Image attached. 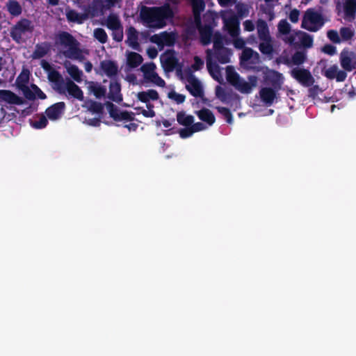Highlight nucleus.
Instances as JSON below:
<instances>
[{
    "label": "nucleus",
    "instance_id": "obj_1",
    "mask_svg": "<svg viewBox=\"0 0 356 356\" xmlns=\"http://www.w3.org/2000/svg\"><path fill=\"white\" fill-rule=\"evenodd\" d=\"M221 17L223 20L224 29L230 36V40L225 41V44L232 43L235 48L242 49L240 56L241 63L245 60V41L243 38H238L240 33L239 22L237 16L231 10L221 12Z\"/></svg>",
    "mask_w": 356,
    "mask_h": 356
},
{
    "label": "nucleus",
    "instance_id": "obj_2",
    "mask_svg": "<svg viewBox=\"0 0 356 356\" xmlns=\"http://www.w3.org/2000/svg\"><path fill=\"white\" fill-rule=\"evenodd\" d=\"M58 43L62 47L60 53L67 58L83 61L88 54V51L80 49L79 42L68 33L59 34Z\"/></svg>",
    "mask_w": 356,
    "mask_h": 356
},
{
    "label": "nucleus",
    "instance_id": "obj_3",
    "mask_svg": "<svg viewBox=\"0 0 356 356\" xmlns=\"http://www.w3.org/2000/svg\"><path fill=\"white\" fill-rule=\"evenodd\" d=\"M142 16L149 27L161 28L164 26L165 19L173 17V11L169 4H165L161 7L147 10Z\"/></svg>",
    "mask_w": 356,
    "mask_h": 356
},
{
    "label": "nucleus",
    "instance_id": "obj_4",
    "mask_svg": "<svg viewBox=\"0 0 356 356\" xmlns=\"http://www.w3.org/2000/svg\"><path fill=\"white\" fill-rule=\"evenodd\" d=\"M213 49L207 51V60H216L222 64L229 63L232 51L223 46L224 38L220 34L216 33L213 36Z\"/></svg>",
    "mask_w": 356,
    "mask_h": 356
},
{
    "label": "nucleus",
    "instance_id": "obj_5",
    "mask_svg": "<svg viewBox=\"0 0 356 356\" xmlns=\"http://www.w3.org/2000/svg\"><path fill=\"white\" fill-rule=\"evenodd\" d=\"M325 24L322 13L316 8L307 9L303 15L301 27L309 31L316 32Z\"/></svg>",
    "mask_w": 356,
    "mask_h": 356
},
{
    "label": "nucleus",
    "instance_id": "obj_6",
    "mask_svg": "<svg viewBox=\"0 0 356 356\" xmlns=\"http://www.w3.org/2000/svg\"><path fill=\"white\" fill-rule=\"evenodd\" d=\"M137 99L146 104V108L141 107L140 113L145 117L153 118L155 116V112L153 109L154 102H157L159 99V95L156 90L149 89L137 93Z\"/></svg>",
    "mask_w": 356,
    "mask_h": 356
},
{
    "label": "nucleus",
    "instance_id": "obj_7",
    "mask_svg": "<svg viewBox=\"0 0 356 356\" xmlns=\"http://www.w3.org/2000/svg\"><path fill=\"white\" fill-rule=\"evenodd\" d=\"M156 70L157 67L153 62L143 64L140 68V72L143 73V81L146 83L164 88L165 86V81L159 75Z\"/></svg>",
    "mask_w": 356,
    "mask_h": 356
},
{
    "label": "nucleus",
    "instance_id": "obj_8",
    "mask_svg": "<svg viewBox=\"0 0 356 356\" xmlns=\"http://www.w3.org/2000/svg\"><path fill=\"white\" fill-rule=\"evenodd\" d=\"M283 40L295 47L300 46L305 48H310L313 45V37L301 31L292 32L288 37L284 38Z\"/></svg>",
    "mask_w": 356,
    "mask_h": 356
},
{
    "label": "nucleus",
    "instance_id": "obj_9",
    "mask_svg": "<svg viewBox=\"0 0 356 356\" xmlns=\"http://www.w3.org/2000/svg\"><path fill=\"white\" fill-rule=\"evenodd\" d=\"M33 29L31 21L23 19L14 26L11 36L14 40L19 43L32 33Z\"/></svg>",
    "mask_w": 356,
    "mask_h": 356
},
{
    "label": "nucleus",
    "instance_id": "obj_10",
    "mask_svg": "<svg viewBox=\"0 0 356 356\" xmlns=\"http://www.w3.org/2000/svg\"><path fill=\"white\" fill-rule=\"evenodd\" d=\"M338 15H341L344 19L351 22L355 18L356 0H344L341 3H338Z\"/></svg>",
    "mask_w": 356,
    "mask_h": 356
},
{
    "label": "nucleus",
    "instance_id": "obj_11",
    "mask_svg": "<svg viewBox=\"0 0 356 356\" xmlns=\"http://www.w3.org/2000/svg\"><path fill=\"white\" fill-rule=\"evenodd\" d=\"M225 72L227 82L239 92H245V81L236 71L235 68L231 65L227 66Z\"/></svg>",
    "mask_w": 356,
    "mask_h": 356
},
{
    "label": "nucleus",
    "instance_id": "obj_12",
    "mask_svg": "<svg viewBox=\"0 0 356 356\" xmlns=\"http://www.w3.org/2000/svg\"><path fill=\"white\" fill-rule=\"evenodd\" d=\"M150 40L152 42L157 44L160 50H162L165 46H172L175 42L176 36L172 33L164 31L152 35Z\"/></svg>",
    "mask_w": 356,
    "mask_h": 356
},
{
    "label": "nucleus",
    "instance_id": "obj_13",
    "mask_svg": "<svg viewBox=\"0 0 356 356\" xmlns=\"http://www.w3.org/2000/svg\"><path fill=\"white\" fill-rule=\"evenodd\" d=\"M60 92L66 95L77 99L78 100H83V92L81 88L72 81L63 82L59 86Z\"/></svg>",
    "mask_w": 356,
    "mask_h": 356
},
{
    "label": "nucleus",
    "instance_id": "obj_14",
    "mask_svg": "<svg viewBox=\"0 0 356 356\" xmlns=\"http://www.w3.org/2000/svg\"><path fill=\"white\" fill-rule=\"evenodd\" d=\"M291 76L301 85L305 87L312 86L315 80L310 72L303 68H294L291 72Z\"/></svg>",
    "mask_w": 356,
    "mask_h": 356
},
{
    "label": "nucleus",
    "instance_id": "obj_15",
    "mask_svg": "<svg viewBox=\"0 0 356 356\" xmlns=\"http://www.w3.org/2000/svg\"><path fill=\"white\" fill-rule=\"evenodd\" d=\"M339 62L343 71L351 72L356 68V56L354 52L343 49L340 53Z\"/></svg>",
    "mask_w": 356,
    "mask_h": 356
},
{
    "label": "nucleus",
    "instance_id": "obj_16",
    "mask_svg": "<svg viewBox=\"0 0 356 356\" xmlns=\"http://www.w3.org/2000/svg\"><path fill=\"white\" fill-rule=\"evenodd\" d=\"M160 60L165 71H172L178 65L176 53L172 50H168L161 54Z\"/></svg>",
    "mask_w": 356,
    "mask_h": 356
},
{
    "label": "nucleus",
    "instance_id": "obj_17",
    "mask_svg": "<svg viewBox=\"0 0 356 356\" xmlns=\"http://www.w3.org/2000/svg\"><path fill=\"white\" fill-rule=\"evenodd\" d=\"M186 87L194 97H202L204 95L201 82L193 75H190L186 78Z\"/></svg>",
    "mask_w": 356,
    "mask_h": 356
},
{
    "label": "nucleus",
    "instance_id": "obj_18",
    "mask_svg": "<svg viewBox=\"0 0 356 356\" xmlns=\"http://www.w3.org/2000/svg\"><path fill=\"white\" fill-rule=\"evenodd\" d=\"M322 74L326 78L329 79H335L338 82L345 81L347 77L346 72L339 69L337 65H332L324 69Z\"/></svg>",
    "mask_w": 356,
    "mask_h": 356
},
{
    "label": "nucleus",
    "instance_id": "obj_19",
    "mask_svg": "<svg viewBox=\"0 0 356 356\" xmlns=\"http://www.w3.org/2000/svg\"><path fill=\"white\" fill-rule=\"evenodd\" d=\"M215 95L221 102L229 104L238 97L235 95L232 90L221 86H217L215 89Z\"/></svg>",
    "mask_w": 356,
    "mask_h": 356
},
{
    "label": "nucleus",
    "instance_id": "obj_20",
    "mask_svg": "<svg viewBox=\"0 0 356 356\" xmlns=\"http://www.w3.org/2000/svg\"><path fill=\"white\" fill-rule=\"evenodd\" d=\"M275 88L264 87L259 90V97L261 101L266 106L272 105L277 99V91Z\"/></svg>",
    "mask_w": 356,
    "mask_h": 356
},
{
    "label": "nucleus",
    "instance_id": "obj_21",
    "mask_svg": "<svg viewBox=\"0 0 356 356\" xmlns=\"http://www.w3.org/2000/svg\"><path fill=\"white\" fill-rule=\"evenodd\" d=\"M101 72L104 74L108 77H113L117 75L118 72V66L116 62L105 60L100 63Z\"/></svg>",
    "mask_w": 356,
    "mask_h": 356
},
{
    "label": "nucleus",
    "instance_id": "obj_22",
    "mask_svg": "<svg viewBox=\"0 0 356 356\" xmlns=\"http://www.w3.org/2000/svg\"><path fill=\"white\" fill-rule=\"evenodd\" d=\"M0 102H4L15 105H21L24 102L22 98L19 97L14 92L6 90H0Z\"/></svg>",
    "mask_w": 356,
    "mask_h": 356
},
{
    "label": "nucleus",
    "instance_id": "obj_23",
    "mask_svg": "<svg viewBox=\"0 0 356 356\" xmlns=\"http://www.w3.org/2000/svg\"><path fill=\"white\" fill-rule=\"evenodd\" d=\"M108 111L111 118L115 121H131L132 119L131 115L127 111H121L118 108L114 106L113 104H108Z\"/></svg>",
    "mask_w": 356,
    "mask_h": 356
},
{
    "label": "nucleus",
    "instance_id": "obj_24",
    "mask_svg": "<svg viewBox=\"0 0 356 356\" xmlns=\"http://www.w3.org/2000/svg\"><path fill=\"white\" fill-rule=\"evenodd\" d=\"M65 109L64 102L54 104L46 110V114L51 120H56L60 118Z\"/></svg>",
    "mask_w": 356,
    "mask_h": 356
},
{
    "label": "nucleus",
    "instance_id": "obj_25",
    "mask_svg": "<svg viewBox=\"0 0 356 356\" xmlns=\"http://www.w3.org/2000/svg\"><path fill=\"white\" fill-rule=\"evenodd\" d=\"M108 97L113 102H120L122 101L120 84L116 81H112L109 86Z\"/></svg>",
    "mask_w": 356,
    "mask_h": 356
},
{
    "label": "nucleus",
    "instance_id": "obj_26",
    "mask_svg": "<svg viewBox=\"0 0 356 356\" xmlns=\"http://www.w3.org/2000/svg\"><path fill=\"white\" fill-rule=\"evenodd\" d=\"M266 78L276 90L281 88L284 82V76L281 73L275 70H268L266 72Z\"/></svg>",
    "mask_w": 356,
    "mask_h": 356
},
{
    "label": "nucleus",
    "instance_id": "obj_27",
    "mask_svg": "<svg viewBox=\"0 0 356 356\" xmlns=\"http://www.w3.org/2000/svg\"><path fill=\"white\" fill-rule=\"evenodd\" d=\"M196 115L208 127L212 126L216 121L213 113L208 108H202L197 111Z\"/></svg>",
    "mask_w": 356,
    "mask_h": 356
},
{
    "label": "nucleus",
    "instance_id": "obj_28",
    "mask_svg": "<svg viewBox=\"0 0 356 356\" xmlns=\"http://www.w3.org/2000/svg\"><path fill=\"white\" fill-rule=\"evenodd\" d=\"M28 89L26 92H22L28 99H35L36 98L44 99L46 98L45 94L36 85L31 84L28 86Z\"/></svg>",
    "mask_w": 356,
    "mask_h": 356
},
{
    "label": "nucleus",
    "instance_id": "obj_29",
    "mask_svg": "<svg viewBox=\"0 0 356 356\" xmlns=\"http://www.w3.org/2000/svg\"><path fill=\"white\" fill-rule=\"evenodd\" d=\"M143 61V57L138 53L127 51L126 53L127 65L130 68H136Z\"/></svg>",
    "mask_w": 356,
    "mask_h": 356
},
{
    "label": "nucleus",
    "instance_id": "obj_30",
    "mask_svg": "<svg viewBox=\"0 0 356 356\" xmlns=\"http://www.w3.org/2000/svg\"><path fill=\"white\" fill-rule=\"evenodd\" d=\"M30 72L29 70L24 69L16 80L18 88L22 92H26L28 89V83L29 81Z\"/></svg>",
    "mask_w": 356,
    "mask_h": 356
},
{
    "label": "nucleus",
    "instance_id": "obj_31",
    "mask_svg": "<svg viewBox=\"0 0 356 356\" xmlns=\"http://www.w3.org/2000/svg\"><path fill=\"white\" fill-rule=\"evenodd\" d=\"M200 22L197 25L199 26V31L200 34V40L203 44H208L213 42V36L216 34H213L212 30L209 26L202 27L200 26Z\"/></svg>",
    "mask_w": 356,
    "mask_h": 356
},
{
    "label": "nucleus",
    "instance_id": "obj_32",
    "mask_svg": "<svg viewBox=\"0 0 356 356\" xmlns=\"http://www.w3.org/2000/svg\"><path fill=\"white\" fill-rule=\"evenodd\" d=\"M65 15L68 21L77 24H82L87 18V14L79 13L78 12L67 8Z\"/></svg>",
    "mask_w": 356,
    "mask_h": 356
},
{
    "label": "nucleus",
    "instance_id": "obj_33",
    "mask_svg": "<svg viewBox=\"0 0 356 356\" xmlns=\"http://www.w3.org/2000/svg\"><path fill=\"white\" fill-rule=\"evenodd\" d=\"M88 90L90 94H93L97 98H101L106 94V88L101 83L90 81L88 83Z\"/></svg>",
    "mask_w": 356,
    "mask_h": 356
},
{
    "label": "nucleus",
    "instance_id": "obj_34",
    "mask_svg": "<svg viewBox=\"0 0 356 356\" xmlns=\"http://www.w3.org/2000/svg\"><path fill=\"white\" fill-rule=\"evenodd\" d=\"M50 50V44L47 42H42L36 44L35 50L31 55L33 59H39L46 56Z\"/></svg>",
    "mask_w": 356,
    "mask_h": 356
},
{
    "label": "nucleus",
    "instance_id": "obj_35",
    "mask_svg": "<svg viewBox=\"0 0 356 356\" xmlns=\"http://www.w3.org/2000/svg\"><path fill=\"white\" fill-rule=\"evenodd\" d=\"M138 40V32L134 28L130 27L127 31V38L126 40L127 44L131 48L138 50L139 43Z\"/></svg>",
    "mask_w": 356,
    "mask_h": 356
},
{
    "label": "nucleus",
    "instance_id": "obj_36",
    "mask_svg": "<svg viewBox=\"0 0 356 356\" xmlns=\"http://www.w3.org/2000/svg\"><path fill=\"white\" fill-rule=\"evenodd\" d=\"M207 66L212 77L220 83L223 82V77L220 71V67L211 60L207 61Z\"/></svg>",
    "mask_w": 356,
    "mask_h": 356
},
{
    "label": "nucleus",
    "instance_id": "obj_37",
    "mask_svg": "<svg viewBox=\"0 0 356 356\" xmlns=\"http://www.w3.org/2000/svg\"><path fill=\"white\" fill-rule=\"evenodd\" d=\"M257 30L260 40L271 38L268 26L265 21L261 19L257 21Z\"/></svg>",
    "mask_w": 356,
    "mask_h": 356
},
{
    "label": "nucleus",
    "instance_id": "obj_38",
    "mask_svg": "<svg viewBox=\"0 0 356 356\" xmlns=\"http://www.w3.org/2000/svg\"><path fill=\"white\" fill-rule=\"evenodd\" d=\"M64 67L66 68L67 73L75 80L80 81L82 76V72L78 68L77 66L72 65L70 61H65L63 63Z\"/></svg>",
    "mask_w": 356,
    "mask_h": 356
},
{
    "label": "nucleus",
    "instance_id": "obj_39",
    "mask_svg": "<svg viewBox=\"0 0 356 356\" xmlns=\"http://www.w3.org/2000/svg\"><path fill=\"white\" fill-rule=\"evenodd\" d=\"M259 49L263 54L271 56L273 53L272 38L261 40L259 46Z\"/></svg>",
    "mask_w": 356,
    "mask_h": 356
},
{
    "label": "nucleus",
    "instance_id": "obj_40",
    "mask_svg": "<svg viewBox=\"0 0 356 356\" xmlns=\"http://www.w3.org/2000/svg\"><path fill=\"white\" fill-rule=\"evenodd\" d=\"M306 54L304 51H296L290 59L286 61L288 65H300L305 63Z\"/></svg>",
    "mask_w": 356,
    "mask_h": 356
},
{
    "label": "nucleus",
    "instance_id": "obj_41",
    "mask_svg": "<svg viewBox=\"0 0 356 356\" xmlns=\"http://www.w3.org/2000/svg\"><path fill=\"white\" fill-rule=\"evenodd\" d=\"M177 120L179 124L185 127L191 126L194 122V117L191 115L186 114L184 111L177 113Z\"/></svg>",
    "mask_w": 356,
    "mask_h": 356
},
{
    "label": "nucleus",
    "instance_id": "obj_42",
    "mask_svg": "<svg viewBox=\"0 0 356 356\" xmlns=\"http://www.w3.org/2000/svg\"><path fill=\"white\" fill-rule=\"evenodd\" d=\"M104 24L112 31L122 27L119 17L114 14H111L108 16Z\"/></svg>",
    "mask_w": 356,
    "mask_h": 356
},
{
    "label": "nucleus",
    "instance_id": "obj_43",
    "mask_svg": "<svg viewBox=\"0 0 356 356\" xmlns=\"http://www.w3.org/2000/svg\"><path fill=\"white\" fill-rule=\"evenodd\" d=\"M48 121L44 115H40L30 120V124L32 127L37 129L44 128L47 125Z\"/></svg>",
    "mask_w": 356,
    "mask_h": 356
},
{
    "label": "nucleus",
    "instance_id": "obj_44",
    "mask_svg": "<svg viewBox=\"0 0 356 356\" xmlns=\"http://www.w3.org/2000/svg\"><path fill=\"white\" fill-rule=\"evenodd\" d=\"M260 60L259 55L257 52L254 51L252 49L246 48V69L251 67L249 64L259 63Z\"/></svg>",
    "mask_w": 356,
    "mask_h": 356
},
{
    "label": "nucleus",
    "instance_id": "obj_45",
    "mask_svg": "<svg viewBox=\"0 0 356 356\" xmlns=\"http://www.w3.org/2000/svg\"><path fill=\"white\" fill-rule=\"evenodd\" d=\"M278 32L283 35V38L288 37L291 33V25L286 19H282L277 25Z\"/></svg>",
    "mask_w": 356,
    "mask_h": 356
},
{
    "label": "nucleus",
    "instance_id": "obj_46",
    "mask_svg": "<svg viewBox=\"0 0 356 356\" xmlns=\"http://www.w3.org/2000/svg\"><path fill=\"white\" fill-rule=\"evenodd\" d=\"M7 7L9 13L12 15L17 16L22 13V8L20 5L15 1H10L7 3Z\"/></svg>",
    "mask_w": 356,
    "mask_h": 356
},
{
    "label": "nucleus",
    "instance_id": "obj_47",
    "mask_svg": "<svg viewBox=\"0 0 356 356\" xmlns=\"http://www.w3.org/2000/svg\"><path fill=\"white\" fill-rule=\"evenodd\" d=\"M168 97L177 104H181L185 101L186 97L182 94L177 93L174 90H170L167 93Z\"/></svg>",
    "mask_w": 356,
    "mask_h": 356
},
{
    "label": "nucleus",
    "instance_id": "obj_48",
    "mask_svg": "<svg viewBox=\"0 0 356 356\" xmlns=\"http://www.w3.org/2000/svg\"><path fill=\"white\" fill-rule=\"evenodd\" d=\"M93 35L99 42L104 44L107 42L108 36L106 31L101 28H97L94 30Z\"/></svg>",
    "mask_w": 356,
    "mask_h": 356
},
{
    "label": "nucleus",
    "instance_id": "obj_49",
    "mask_svg": "<svg viewBox=\"0 0 356 356\" xmlns=\"http://www.w3.org/2000/svg\"><path fill=\"white\" fill-rule=\"evenodd\" d=\"M83 106L92 112L97 113L101 112L102 109L101 104L91 100L86 101Z\"/></svg>",
    "mask_w": 356,
    "mask_h": 356
},
{
    "label": "nucleus",
    "instance_id": "obj_50",
    "mask_svg": "<svg viewBox=\"0 0 356 356\" xmlns=\"http://www.w3.org/2000/svg\"><path fill=\"white\" fill-rule=\"evenodd\" d=\"M83 106L92 112L97 113L101 112L102 109L101 104L91 100L86 101Z\"/></svg>",
    "mask_w": 356,
    "mask_h": 356
},
{
    "label": "nucleus",
    "instance_id": "obj_51",
    "mask_svg": "<svg viewBox=\"0 0 356 356\" xmlns=\"http://www.w3.org/2000/svg\"><path fill=\"white\" fill-rule=\"evenodd\" d=\"M339 33L341 41H346L353 38L355 32L350 28L343 27L340 29Z\"/></svg>",
    "mask_w": 356,
    "mask_h": 356
},
{
    "label": "nucleus",
    "instance_id": "obj_52",
    "mask_svg": "<svg viewBox=\"0 0 356 356\" xmlns=\"http://www.w3.org/2000/svg\"><path fill=\"white\" fill-rule=\"evenodd\" d=\"M216 108L225 118L227 122L229 124L232 122V116L228 108L222 106H216Z\"/></svg>",
    "mask_w": 356,
    "mask_h": 356
},
{
    "label": "nucleus",
    "instance_id": "obj_53",
    "mask_svg": "<svg viewBox=\"0 0 356 356\" xmlns=\"http://www.w3.org/2000/svg\"><path fill=\"white\" fill-rule=\"evenodd\" d=\"M48 79L51 82L58 83L62 79L60 74L54 69L47 72Z\"/></svg>",
    "mask_w": 356,
    "mask_h": 356
},
{
    "label": "nucleus",
    "instance_id": "obj_54",
    "mask_svg": "<svg viewBox=\"0 0 356 356\" xmlns=\"http://www.w3.org/2000/svg\"><path fill=\"white\" fill-rule=\"evenodd\" d=\"M327 36L330 40L334 43H340L341 42L339 33L335 30H330L327 33Z\"/></svg>",
    "mask_w": 356,
    "mask_h": 356
},
{
    "label": "nucleus",
    "instance_id": "obj_55",
    "mask_svg": "<svg viewBox=\"0 0 356 356\" xmlns=\"http://www.w3.org/2000/svg\"><path fill=\"white\" fill-rule=\"evenodd\" d=\"M300 11L296 8L291 10L289 18L292 23H297L299 20Z\"/></svg>",
    "mask_w": 356,
    "mask_h": 356
},
{
    "label": "nucleus",
    "instance_id": "obj_56",
    "mask_svg": "<svg viewBox=\"0 0 356 356\" xmlns=\"http://www.w3.org/2000/svg\"><path fill=\"white\" fill-rule=\"evenodd\" d=\"M193 131L194 133L204 131L207 129L209 127L207 126L204 122H197L193 123L191 125Z\"/></svg>",
    "mask_w": 356,
    "mask_h": 356
},
{
    "label": "nucleus",
    "instance_id": "obj_57",
    "mask_svg": "<svg viewBox=\"0 0 356 356\" xmlns=\"http://www.w3.org/2000/svg\"><path fill=\"white\" fill-rule=\"evenodd\" d=\"M257 78L254 76H250L248 77V82H246V93L249 92V90H250L252 87L257 85Z\"/></svg>",
    "mask_w": 356,
    "mask_h": 356
},
{
    "label": "nucleus",
    "instance_id": "obj_58",
    "mask_svg": "<svg viewBox=\"0 0 356 356\" xmlns=\"http://www.w3.org/2000/svg\"><path fill=\"white\" fill-rule=\"evenodd\" d=\"M309 96L314 98L316 97L319 93L322 92V90L320 88V87L317 85L316 86H309Z\"/></svg>",
    "mask_w": 356,
    "mask_h": 356
},
{
    "label": "nucleus",
    "instance_id": "obj_59",
    "mask_svg": "<svg viewBox=\"0 0 356 356\" xmlns=\"http://www.w3.org/2000/svg\"><path fill=\"white\" fill-rule=\"evenodd\" d=\"M113 39L118 42H120L123 38V29L122 27L119 28L116 30L113 31Z\"/></svg>",
    "mask_w": 356,
    "mask_h": 356
},
{
    "label": "nucleus",
    "instance_id": "obj_60",
    "mask_svg": "<svg viewBox=\"0 0 356 356\" xmlns=\"http://www.w3.org/2000/svg\"><path fill=\"white\" fill-rule=\"evenodd\" d=\"M193 133L191 126L189 128L182 129L179 131V135L182 138L190 137Z\"/></svg>",
    "mask_w": 356,
    "mask_h": 356
},
{
    "label": "nucleus",
    "instance_id": "obj_61",
    "mask_svg": "<svg viewBox=\"0 0 356 356\" xmlns=\"http://www.w3.org/2000/svg\"><path fill=\"white\" fill-rule=\"evenodd\" d=\"M323 51L329 55H334L336 54L337 49L335 47L331 44H327L323 47Z\"/></svg>",
    "mask_w": 356,
    "mask_h": 356
},
{
    "label": "nucleus",
    "instance_id": "obj_62",
    "mask_svg": "<svg viewBox=\"0 0 356 356\" xmlns=\"http://www.w3.org/2000/svg\"><path fill=\"white\" fill-rule=\"evenodd\" d=\"M204 65V62L199 57L195 56L194 58V64L192 65V68L194 70H198L202 68Z\"/></svg>",
    "mask_w": 356,
    "mask_h": 356
},
{
    "label": "nucleus",
    "instance_id": "obj_63",
    "mask_svg": "<svg viewBox=\"0 0 356 356\" xmlns=\"http://www.w3.org/2000/svg\"><path fill=\"white\" fill-rule=\"evenodd\" d=\"M147 54L149 58L154 59L158 55L157 49L154 47H150L147 49Z\"/></svg>",
    "mask_w": 356,
    "mask_h": 356
},
{
    "label": "nucleus",
    "instance_id": "obj_64",
    "mask_svg": "<svg viewBox=\"0 0 356 356\" xmlns=\"http://www.w3.org/2000/svg\"><path fill=\"white\" fill-rule=\"evenodd\" d=\"M102 1L103 7L104 8L109 9L114 6L118 2V0H102Z\"/></svg>",
    "mask_w": 356,
    "mask_h": 356
}]
</instances>
